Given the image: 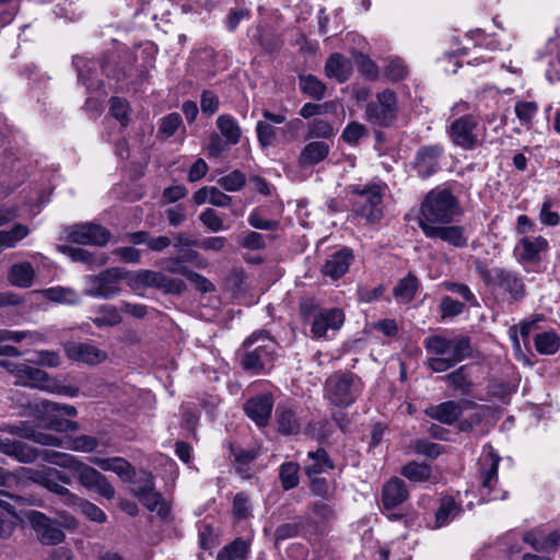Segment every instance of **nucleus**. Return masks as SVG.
I'll use <instances>...</instances> for the list:
<instances>
[{
  "label": "nucleus",
  "mask_w": 560,
  "mask_h": 560,
  "mask_svg": "<svg viewBox=\"0 0 560 560\" xmlns=\"http://www.w3.org/2000/svg\"><path fill=\"white\" fill-rule=\"evenodd\" d=\"M299 465L293 462L283 463L279 469V478L284 490H290L299 485Z\"/></svg>",
  "instance_id": "obj_44"
},
{
  "label": "nucleus",
  "mask_w": 560,
  "mask_h": 560,
  "mask_svg": "<svg viewBox=\"0 0 560 560\" xmlns=\"http://www.w3.org/2000/svg\"><path fill=\"white\" fill-rule=\"evenodd\" d=\"M330 147L324 141H311L300 152L298 162L303 168L323 162L329 154Z\"/></svg>",
  "instance_id": "obj_27"
},
{
  "label": "nucleus",
  "mask_w": 560,
  "mask_h": 560,
  "mask_svg": "<svg viewBox=\"0 0 560 560\" xmlns=\"http://www.w3.org/2000/svg\"><path fill=\"white\" fill-rule=\"evenodd\" d=\"M471 430L472 422H432L429 432L436 440L456 442L459 433Z\"/></svg>",
  "instance_id": "obj_26"
},
{
  "label": "nucleus",
  "mask_w": 560,
  "mask_h": 560,
  "mask_svg": "<svg viewBox=\"0 0 560 560\" xmlns=\"http://www.w3.org/2000/svg\"><path fill=\"white\" fill-rule=\"evenodd\" d=\"M121 322L118 308L113 305H104L98 310V316L93 319L97 327L114 326Z\"/></svg>",
  "instance_id": "obj_49"
},
{
  "label": "nucleus",
  "mask_w": 560,
  "mask_h": 560,
  "mask_svg": "<svg viewBox=\"0 0 560 560\" xmlns=\"http://www.w3.org/2000/svg\"><path fill=\"white\" fill-rule=\"evenodd\" d=\"M126 276L127 271L119 267L108 268L98 275L88 276L84 293L93 298L113 299L120 292V284Z\"/></svg>",
  "instance_id": "obj_11"
},
{
  "label": "nucleus",
  "mask_w": 560,
  "mask_h": 560,
  "mask_svg": "<svg viewBox=\"0 0 560 560\" xmlns=\"http://www.w3.org/2000/svg\"><path fill=\"white\" fill-rule=\"evenodd\" d=\"M479 119L472 114H465L451 122L447 133L452 143L463 150L470 151L482 144L477 129Z\"/></svg>",
  "instance_id": "obj_13"
},
{
  "label": "nucleus",
  "mask_w": 560,
  "mask_h": 560,
  "mask_svg": "<svg viewBox=\"0 0 560 560\" xmlns=\"http://www.w3.org/2000/svg\"><path fill=\"white\" fill-rule=\"evenodd\" d=\"M63 349L70 360L85 364H98L107 358L105 351L90 342L70 341L65 343Z\"/></svg>",
  "instance_id": "obj_19"
},
{
  "label": "nucleus",
  "mask_w": 560,
  "mask_h": 560,
  "mask_svg": "<svg viewBox=\"0 0 560 560\" xmlns=\"http://www.w3.org/2000/svg\"><path fill=\"white\" fill-rule=\"evenodd\" d=\"M32 528L39 540L45 545H58L65 539V534L59 528L57 521L50 520L44 513L31 511L27 515Z\"/></svg>",
  "instance_id": "obj_17"
},
{
  "label": "nucleus",
  "mask_w": 560,
  "mask_h": 560,
  "mask_svg": "<svg viewBox=\"0 0 560 560\" xmlns=\"http://www.w3.org/2000/svg\"><path fill=\"white\" fill-rule=\"evenodd\" d=\"M28 233L30 229L21 223L15 224L10 231H0V247H14Z\"/></svg>",
  "instance_id": "obj_45"
},
{
  "label": "nucleus",
  "mask_w": 560,
  "mask_h": 560,
  "mask_svg": "<svg viewBox=\"0 0 560 560\" xmlns=\"http://www.w3.org/2000/svg\"><path fill=\"white\" fill-rule=\"evenodd\" d=\"M11 399L16 401V405L12 407V417L33 418L34 420H62L65 417L77 416V408L72 405L48 399L32 402L19 392L12 393Z\"/></svg>",
  "instance_id": "obj_5"
},
{
  "label": "nucleus",
  "mask_w": 560,
  "mask_h": 560,
  "mask_svg": "<svg viewBox=\"0 0 560 560\" xmlns=\"http://www.w3.org/2000/svg\"><path fill=\"white\" fill-rule=\"evenodd\" d=\"M90 462L100 467L102 470L117 474L126 482H131L136 477L135 468L122 457H92Z\"/></svg>",
  "instance_id": "obj_23"
},
{
  "label": "nucleus",
  "mask_w": 560,
  "mask_h": 560,
  "mask_svg": "<svg viewBox=\"0 0 560 560\" xmlns=\"http://www.w3.org/2000/svg\"><path fill=\"white\" fill-rule=\"evenodd\" d=\"M200 222L212 232H219L225 229L223 220L212 208L205 209L199 214Z\"/></svg>",
  "instance_id": "obj_57"
},
{
  "label": "nucleus",
  "mask_w": 560,
  "mask_h": 560,
  "mask_svg": "<svg viewBox=\"0 0 560 560\" xmlns=\"http://www.w3.org/2000/svg\"><path fill=\"white\" fill-rule=\"evenodd\" d=\"M249 551V541L244 538H235L224 546L217 556L218 560H245Z\"/></svg>",
  "instance_id": "obj_35"
},
{
  "label": "nucleus",
  "mask_w": 560,
  "mask_h": 560,
  "mask_svg": "<svg viewBox=\"0 0 560 560\" xmlns=\"http://www.w3.org/2000/svg\"><path fill=\"white\" fill-rule=\"evenodd\" d=\"M37 359L33 361L36 365H42L46 368H57L61 363V358L59 352L51 350H40L36 353Z\"/></svg>",
  "instance_id": "obj_61"
},
{
  "label": "nucleus",
  "mask_w": 560,
  "mask_h": 560,
  "mask_svg": "<svg viewBox=\"0 0 560 560\" xmlns=\"http://www.w3.org/2000/svg\"><path fill=\"white\" fill-rule=\"evenodd\" d=\"M442 317H454L463 312L464 304L451 296H444L441 301Z\"/></svg>",
  "instance_id": "obj_63"
},
{
  "label": "nucleus",
  "mask_w": 560,
  "mask_h": 560,
  "mask_svg": "<svg viewBox=\"0 0 560 560\" xmlns=\"http://www.w3.org/2000/svg\"><path fill=\"white\" fill-rule=\"evenodd\" d=\"M81 511L92 522L103 524L106 522L107 516L102 509L90 501L81 502Z\"/></svg>",
  "instance_id": "obj_62"
},
{
  "label": "nucleus",
  "mask_w": 560,
  "mask_h": 560,
  "mask_svg": "<svg viewBox=\"0 0 560 560\" xmlns=\"http://www.w3.org/2000/svg\"><path fill=\"white\" fill-rule=\"evenodd\" d=\"M361 380L351 372H337L325 384L326 396L338 407L350 406L361 392Z\"/></svg>",
  "instance_id": "obj_9"
},
{
  "label": "nucleus",
  "mask_w": 560,
  "mask_h": 560,
  "mask_svg": "<svg viewBox=\"0 0 560 560\" xmlns=\"http://www.w3.org/2000/svg\"><path fill=\"white\" fill-rule=\"evenodd\" d=\"M518 247L522 248V252L520 253L521 260L534 261L538 258L540 252L547 249L548 242L541 236L533 240L523 237L518 243Z\"/></svg>",
  "instance_id": "obj_36"
},
{
  "label": "nucleus",
  "mask_w": 560,
  "mask_h": 560,
  "mask_svg": "<svg viewBox=\"0 0 560 560\" xmlns=\"http://www.w3.org/2000/svg\"><path fill=\"white\" fill-rule=\"evenodd\" d=\"M231 454L234 457L235 469L238 474L246 472L248 464L255 460L258 456V452L256 450H243L234 446H231Z\"/></svg>",
  "instance_id": "obj_48"
},
{
  "label": "nucleus",
  "mask_w": 560,
  "mask_h": 560,
  "mask_svg": "<svg viewBox=\"0 0 560 560\" xmlns=\"http://www.w3.org/2000/svg\"><path fill=\"white\" fill-rule=\"evenodd\" d=\"M352 211L370 223H377L383 218V189L376 184H355L348 187Z\"/></svg>",
  "instance_id": "obj_6"
},
{
  "label": "nucleus",
  "mask_w": 560,
  "mask_h": 560,
  "mask_svg": "<svg viewBox=\"0 0 560 560\" xmlns=\"http://www.w3.org/2000/svg\"><path fill=\"white\" fill-rule=\"evenodd\" d=\"M352 72L351 61L340 54H332L325 63V73L338 82H346Z\"/></svg>",
  "instance_id": "obj_30"
},
{
  "label": "nucleus",
  "mask_w": 560,
  "mask_h": 560,
  "mask_svg": "<svg viewBox=\"0 0 560 560\" xmlns=\"http://www.w3.org/2000/svg\"><path fill=\"white\" fill-rule=\"evenodd\" d=\"M444 154V148L441 144H429L420 147L415 155L412 165L417 174L422 179L434 175L440 168V159Z\"/></svg>",
  "instance_id": "obj_16"
},
{
  "label": "nucleus",
  "mask_w": 560,
  "mask_h": 560,
  "mask_svg": "<svg viewBox=\"0 0 560 560\" xmlns=\"http://www.w3.org/2000/svg\"><path fill=\"white\" fill-rule=\"evenodd\" d=\"M418 288V278L412 272H409L395 285L393 295L399 303L406 304L415 299Z\"/></svg>",
  "instance_id": "obj_33"
},
{
  "label": "nucleus",
  "mask_w": 560,
  "mask_h": 560,
  "mask_svg": "<svg viewBox=\"0 0 560 560\" xmlns=\"http://www.w3.org/2000/svg\"><path fill=\"white\" fill-rule=\"evenodd\" d=\"M538 110L535 102H517L515 104V114L523 125L530 126L534 116Z\"/></svg>",
  "instance_id": "obj_55"
},
{
  "label": "nucleus",
  "mask_w": 560,
  "mask_h": 560,
  "mask_svg": "<svg viewBox=\"0 0 560 560\" xmlns=\"http://www.w3.org/2000/svg\"><path fill=\"white\" fill-rule=\"evenodd\" d=\"M534 342L536 350L541 354H555L560 347L559 337L551 331L538 334Z\"/></svg>",
  "instance_id": "obj_43"
},
{
  "label": "nucleus",
  "mask_w": 560,
  "mask_h": 560,
  "mask_svg": "<svg viewBox=\"0 0 560 560\" xmlns=\"http://www.w3.org/2000/svg\"><path fill=\"white\" fill-rule=\"evenodd\" d=\"M354 62L361 72L369 80H376L378 77V68L375 62L362 52L353 54Z\"/></svg>",
  "instance_id": "obj_50"
},
{
  "label": "nucleus",
  "mask_w": 560,
  "mask_h": 560,
  "mask_svg": "<svg viewBox=\"0 0 560 560\" xmlns=\"http://www.w3.org/2000/svg\"><path fill=\"white\" fill-rule=\"evenodd\" d=\"M0 452L25 464L35 462L39 455L36 448L26 443L9 439H0Z\"/></svg>",
  "instance_id": "obj_24"
},
{
  "label": "nucleus",
  "mask_w": 560,
  "mask_h": 560,
  "mask_svg": "<svg viewBox=\"0 0 560 560\" xmlns=\"http://www.w3.org/2000/svg\"><path fill=\"white\" fill-rule=\"evenodd\" d=\"M276 349V341L265 331L258 330L244 340L237 351V358L245 372L260 375L272 368Z\"/></svg>",
  "instance_id": "obj_3"
},
{
  "label": "nucleus",
  "mask_w": 560,
  "mask_h": 560,
  "mask_svg": "<svg viewBox=\"0 0 560 560\" xmlns=\"http://www.w3.org/2000/svg\"><path fill=\"white\" fill-rule=\"evenodd\" d=\"M182 122V116L178 113H171L161 119L159 133L164 138H170L175 133Z\"/></svg>",
  "instance_id": "obj_56"
},
{
  "label": "nucleus",
  "mask_w": 560,
  "mask_h": 560,
  "mask_svg": "<svg viewBox=\"0 0 560 560\" xmlns=\"http://www.w3.org/2000/svg\"><path fill=\"white\" fill-rule=\"evenodd\" d=\"M366 137H369V129L358 121L349 122L341 133V139L350 145L358 144L362 138Z\"/></svg>",
  "instance_id": "obj_47"
},
{
  "label": "nucleus",
  "mask_w": 560,
  "mask_h": 560,
  "mask_svg": "<svg viewBox=\"0 0 560 560\" xmlns=\"http://www.w3.org/2000/svg\"><path fill=\"white\" fill-rule=\"evenodd\" d=\"M257 139L262 148L272 147L277 142V133L272 125L267 121H258L256 125Z\"/></svg>",
  "instance_id": "obj_52"
},
{
  "label": "nucleus",
  "mask_w": 560,
  "mask_h": 560,
  "mask_svg": "<svg viewBox=\"0 0 560 560\" xmlns=\"http://www.w3.org/2000/svg\"><path fill=\"white\" fill-rule=\"evenodd\" d=\"M353 261L352 252L348 248H342L334 253L322 267V272L332 280H337L345 276Z\"/></svg>",
  "instance_id": "obj_22"
},
{
  "label": "nucleus",
  "mask_w": 560,
  "mask_h": 560,
  "mask_svg": "<svg viewBox=\"0 0 560 560\" xmlns=\"http://www.w3.org/2000/svg\"><path fill=\"white\" fill-rule=\"evenodd\" d=\"M500 459V456L492 452L485 457L481 468L482 487L490 489L492 480H497Z\"/></svg>",
  "instance_id": "obj_42"
},
{
  "label": "nucleus",
  "mask_w": 560,
  "mask_h": 560,
  "mask_svg": "<svg viewBox=\"0 0 560 560\" xmlns=\"http://www.w3.org/2000/svg\"><path fill=\"white\" fill-rule=\"evenodd\" d=\"M423 345L433 355L428 358L427 364L435 373L445 372L472 354L470 339L466 336L446 338L431 335L424 339Z\"/></svg>",
  "instance_id": "obj_2"
},
{
  "label": "nucleus",
  "mask_w": 560,
  "mask_h": 560,
  "mask_svg": "<svg viewBox=\"0 0 560 560\" xmlns=\"http://www.w3.org/2000/svg\"><path fill=\"white\" fill-rule=\"evenodd\" d=\"M345 322V314L340 308H325L316 314L311 323V332L313 338H323L328 336V331L338 330Z\"/></svg>",
  "instance_id": "obj_18"
},
{
  "label": "nucleus",
  "mask_w": 560,
  "mask_h": 560,
  "mask_svg": "<svg viewBox=\"0 0 560 560\" xmlns=\"http://www.w3.org/2000/svg\"><path fill=\"white\" fill-rule=\"evenodd\" d=\"M477 271L487 285L508 293L513 301L525 298L524 281L516 272L500 267L488 268L485 265H478Z\"/></svg>",
  "instance_id": "obj_10"
},
{
  "label": "nucleus",
  "mask_w": 560,
  "mask_h": 560,
  "mask_svg": "<svg viewBox=\"0 0 560 560\" xmlns=\"http://www.w3.org/2000/svg\"><path fill=\"white\" fill-rule=\"evenodd\" d=\"M10 432L42 445L61 446V440L57 435L24 425V423L11 425Z\"/></svg>",
  "instance_id": "obj_28"
},
{
  "label": "nucleus",
  "mask_w": 560,
  "mask_h": 560,
  "mask_svg": "<svg viewBox=\"0 0 560 560\" xmlns=\"http://www.w3.org/2000/svg\"><path fill=\"white\" fill-rule=\"evenodd\" d=\"M308 462L305 464V471L308 477L317 476L334 468V463L324 448L308 452Z\"/></svg>",
  "instance_id": "obj_31"
},
{
  "label": "nucleus",
  "mask_w": 560,
  "mask_h": 560,
  "mask_svg": "<svg viewBox=\"0 0 560 560\" xmlns=\"http://www.w3.org/2000/svg\"><path fill=\"white\" fill-rule=\"evenodd\" d=\"M67 241L82 245H105L110 237L107 229L100 224L81 223L69 225L63 229Z\"/></svg>",
  "instance_id": "obj_15"
},
{
  "label": "nucleus",
  "mask_w": 560,
  "mask_h": 560,
  "mask_svg": "<svg viewBox=\"0 0 560 560\" xmlns=\"http://www.w3.org/2000/svg\"><path fill=\"white\" fill-rule=\"evenodd\" d=\"M415 452L430 458H436L442 453V446L428 440L419 439L415 442Z\"/></svg>",
  "instance_id": "obj_59"
},
{
  "label": "nucleus",
  "mask_w": 560,
  "mask_h": 560,
  "mask_svg": "<svg viewBox=\"0 0 560 560\" xmlns=\"http://www.w3.org/2000/svg\"><path fill=\"white\" fill-rule=\"evenodd\" d=\"M140 502L151 512H156L161 517L168 514V506L163 497L154 491L153 493L140 499Z\"/></svg>",
  "instance_id": "obj_51"
},
{
  "label": "nucleus",
  "mask_w": 560,
  "mask_h": 560,
  "mask_svg": "<svg viewBox=\"0 0 560 560\" xmlns=\"http://www.w3.org/2000/svg\"><path fill=\"white\" fill-rule=\"evenodd\" d=\"M217 127L228 145H235L240 142L242 130L234 117L228 114L220 115L217 118Z\"/></svg>",
  "instance_id": "obj_34"
},
{
  "label": "nucleus",
  "mask_w": 560,
  "mask_h": 560,
  "mask_svg": "<svg viewBox=\"0 0 560 560\" xmlns=\"http://www.w3.org/2000/svg\"><path fill=\"white\" fill-rule=\"evenodd\" d=\"M40 293L49 301L60 304L77 305L80 302V294L72 288L52 287L42 290Z\"/></svg>",
  "instance_id": "obj_37"
},
{
  "label": "nucleus",
  "mask_w": 560,
  "mask_h": 560,
  "mask_svg": "<svg viewBox=\"0 0 560 560\" xmlns=\"http://www.w3.org/2000/svg\"><path fill=\"white\" fill-rule=\"evenodd\" d=\"M476 406L477 404L469 399L447 400L438 406L428 407L425 415L434 420H458L464 410L475 409Z\"/></svg>",
  "instance_id": "obj_20"
},
{
  "label": "nucleus",
  "mask_w": 560,
  "mask_h": 560,
  "mask_svg": "<svg viewBox=\"0 0 560 560\" xmlns=\"http://www.w3.org/2000/svg\"><path fill=\"white\" fill-rule=\"evenodd\" d=\"M130 287L135 290L140 288H155L171 294H182L186 284L180 279H173L161 271L142 269L137 271L130 279Z\"/></svg>",
  "instance_id": "obj_14"
},
{
  "label": "nucleus",
  "mask_w": 560,
  "mask_h": 560,
  "mask_svg": "<svg viewBox=\"0 0 560 560\" xmlns=\"http://www.w3.org/2000/svg\"><path fill=\"white\" fill-rule=\"evenodd\" d=\"M240 245L250 250H260L266 247V242L262 234L252 231L240 241Z\"/></svg>",
  "instance_id": "obj_64"
},
{
  "label": "nucleus",
  "mask_w": 560,
  "mask_h": 560,
  "mask_svg": "<svg viewBox=\"0 0 560 560\" xmlns=\"http://www.w3.org/2000/svg\"><path fill=\"white\" fill-rule=\"evenodd\" d=\"M397 114V96L394 91L386 89L376 94L375 101L366 104L364 117L374 126L389 127L396 120Z\"/></svg>",
  "instance_id": "obj_12"
},
{
  "label": "nucleus",
  "mask_w": 560,
  "mask_h": 560,
  "mask_svg": "<svg viewBox=\"0 0 560 560\" xmlns=\"http://www.w3.org/2000/svg\"><path fill=\"white\" fill-rule=\"evenodd\" d=\"M22 471L24 477L63 498L69 505H74L80 500L65 487V485H71L72 478L63 470L45 466L42 469L22 468Z\"/></svg>",
  "instance_id": "obj_8"
},
{
  "label": "nucleus",
  "mask_w": 560,
  "mask_h": 560,
  "mask_svg": "<svg viewBox=\"0 0 560 560\" xmlns=\"http://www.w3.org/2000/svg\"><path fill=\"white\" fill-rule=\"evenodd\" d=\"M445 380L462 394H468L472 386L468 365H462L445 376Z\"/></svg>",
  "instance_id": "obj_41"
},
{
  "label": "nucleus",
  "mask_w": 560,
  "mask_h": 560,
  "mask_svg": "<svg viewBox=\"0 0 560 560\" xmlns=\"http://www.w3.org/2000/svg\"><path fill=\"white\" fill-rule=\"evenodd\" d=\"M462 214L457 197L447 188L435 187L427 192L420 205L418 223L427 237L463 248L468 244L466 230L451 224Z\"/></svg>",
  "instance_id": "obj_1"
},
{
  "label": "nucleus",
  "mask_w": 560,
  "mask_h": 560,
  "mask_svg": "<svg viewBox=\"0 0 560 560\" xmlns=\"http://www.w3.org/2000/svg\"><path fill=\"white\" fill-rule=\"evenodd\" d=\"M35 270L30 262L14 264L9 270L8 278L11 284L19 288H30L33 284Z\"/></svg>",
  "instance_id": "obj_32"
},
{
  "label": "nucleus",
  "mask_w": 560,
  "mask_h": 560,
  "mask_svg": "<svg viewBox=\"0 0 560 560\" xmlns=\"http://www.w3.org/2000/svg\"><path fill=\"white\" fill-rule=\"evenodd\" d=\"M233 514L238 520H245L250 514L248 498L244 492H238L233 500Z\"/></svg>",
  "instance_id": "obj_60"
},
{
  "label": "nucleus",
  "mask_w": 560,
  "mask_h": 560,
  "mask_svg": "<svg viewBox=\"0 0 560 560\" xmlns=\"http://www.w3.org/2000/svg\"><path fill=\"white\" fill-rule=\"evenodd\" d=\"M96 67V62L90 61L85 62L83 67L79 68V79L83 82L84 85H86L89 90H96L101 85V82L94 78Z\"/></svg>",
  "instance_id": "obj_53"
},
{
  "label": "nucleus",
  "mask_w": 560,
  "mask_h": 560,
  "mask_svg": "<svg viewBox=\"0 0 560 560\" xmlns=\"http://www.w3.org/2000/svg\"><path fill=\"white\" fill-rule=\"evenodd\" d=\"M57 457H61V462H57L52 458H46L48 462L58 464L60 466L73 469L78 474V480L82 487L89 491L96 492L105 499H113L115 497V489L107 480L106 476L96 470L95 468L80 462L72 455L68 454H54Z\"/></svg>",
  "instance_id": "obj_7"
},
{
  "label": "nucleus",
  "mask_w": 560,
  "mask_h": 560,
  "mask_svg": "<svg viewBox=\"0 0 560 560\" xmlns=\"http://www.w3.org/2000/svg\"><path fill=\"white\" fill-rule=\"evenodd\" d=\"M400 474L411 482H425L432 476V467L427 463L412 460L401 467Z\"/></svg>",
  "instance_id": "obj_38"
},
{
  "label": "nucleus",
  "mask_w": 560,
  "mask_h": 560,
  "mask_svg": "<svg viewBox=\"0 0 560 560\" xmlns=\"http://www.w3.org/2000/svg\"><path fill=\"white\" fill-rule=\"evenodd\" d=\"M299 85L303 93L314 100H322L325 96L326 85L313 74L300 75Z\"/></svg>",
  "instance_id": "obj_40"
},
{
  "label": "nucleus",
  "mask_w": 560,
  "mask_h": 560,
  "mask_svg": "<svg viewBox=\"0 0 560 560\" xmlns=\"http://www.w3.org/2000/svg\"><path fill=\"white\" fill-rule=\"evenodd\" d=\"M275 407V397L271 393H260L248 398L243 410L252 420H269Z\"/></svg>",
  "instance_id": "obj_21"
},
{
  "label": "nucleus",
  "mask_w": 560,
  "mask_h": 560,
  "mask_svg": "<svg viewBox=\"0 0 560 560\" xmlns=\"http://www.w3.org/2000/svg\"><path fill=\"white\" fill-rule=\"evenodd\" d=\"M460 511V506L452 497H443L435 513V521L439 527L448 524Z\"/></svg>",
  "instance_id": "obj_39"
},
{
  "label": "nucleus",
  "mask_w": 560,
  "mask_h": 560,
  "mask_svg": "<svg viewBox=\"0 0 560 560\" xmlns=\"http://www.w3.org/2000/svg\"><path fill=\"white\" fill-rule=\"evenodd\" d=\"M405 481L395 477L385 483L382 491V502L385 510H392L408 499Z\"/></svg>",
  "instance_id": "obj_25"
},
{
  "label": "nucleus",
  "mask_w": 560,
  "mask_h": 560,
  "mask_svg": "<svg viewBox=\"0 0 560 560\" xmlns=\"http://www.w3.org/2000/svg\"><path fill=\"white\" fill-rule=\"evenodd\" d=\"M245 183L246 177L240 171H233L219 179L220 186L228 191H238L244 187Z\"/></svg>",
  "instance_id": "obj_54"
},
{
  "label": "nucleus",
  "mask_w": 560,
  "mask_h": 560,
  "mask_svg": "<svg viewBox=\"0 0 560 560\" xmlns=\"http://www.w3.org/2000/svg\"><path fill=\"white\" fill-rule=\"evenodd\" d=\"M1 365L8 368L9 372L15 377V385L35 388L48 393L75 397L79 388L66 386L51 377L46 371L27 363L1 362Z\"/></svg>",
  "instance_id": "obj_4"
},
{
  "label": "nucleus",
  "mask_w": 560,
  "mask_h": 560,
  "mask_svg": "<svg viewBox=\"0 0 560 560\" xmlns=\"http://www.w3.org/2000/svg\"><path fill=\"white\" fill-rule=\"evenodd\" d=\"M59 250L69 256L73 261L89 265L91 268L102 267L107 262V256L104 253L96 254L80 247L69 245L59 246Z\"/></svg>",
  "instance_id": "obj_29"
},
{
  "label": "nucleus",
  "mask_w": 560,
  "mask_h": 560,
  "mask_svg": "<svg viewBox=\"0 0 560 560\" xmlns=\"http://www.w3.org/2000/svg\"><path fill=\"white\" fill-rule=\"evenodd\" d=\"M112 115L121 122L124 127L128 125L129 104L120 97L110 98Z\"/></svg>",
  "instance_id": "obj_58"
},
{
  "label": "nucleus",
  "mask_w": 560,
  "mask_h": 560,
  "mask_svg": "<svg viewBox=\"0 0 560 560\" xmlns=\"http://www.w3.org/2000/svg\"><path fill=\"white\" fill-rule=\"evenodd\" d=\"M336 135L332 125L324 119H315L308 124L305 139L323 138L330 139Z\"/></svg>",
  "instance_id": "obj_46"
}]
</instances>
